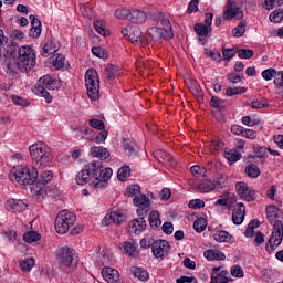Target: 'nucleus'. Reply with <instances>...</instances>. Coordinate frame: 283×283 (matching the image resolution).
Instances as JSON below:
<instances>
[{
    "instance_id": "59",
    "label": "nucleus",
    "mask_w": 283,
    "mask_h": 283,
    "mask_svg": "<svg viewBox=\"0 0 283 283\" xmlns=\"http://www.w3.org/2000/svg\"><path fill=\"white\" fill-rule=\"evenodd\" d=\"M230 273L232 277H242L244 275V270L240 265H232Z\"/></svg>"
},
{
    "instance_id": "23",
    "label": "nucleus",
    "mask_w": 283,
    "mask_h": 283,
    "mask_svg": "<svg viewBox=\"0 0 283 283\" xmlns=\"http://www.w3.org/2000/svg\"><path fill=\"white\" fill-rule=\"evenodd\" d=\"M125 214L113 211L109 214H106L104 222L105 224H112V222L114 224H123V222H125Z\"/></svg>"
},
{
    "instance_id": "29",
    "label": "nucleus",
    "mask_w": 283,
    "mask_h": 283,
    "mask_svg": "<svg viewBox=\"0 0 283 283\" xmlns=\"http://www.w3.org/2000/svg\"><path fill=\"white\" fill-rule=\"evenodd\" d=\"M210 107H212L213 109H218L219 112H224V109H227V101L221 99L218 96H212L209 103Z\"/></svg>"
},
{
    "instance_id": "26",
    "label": "nucleus",
    "mask_w": 283,
    "mask_h": 283,
    "mask_svg": "<svg viewBox=\"0 0 283 283\" xmlns=\"http://www.w3.org/2000/svg\"><path fill=\"white\" fill-rule=\"evenodd\" d=\"M213 239L216 242H229L230 244H233L234 242L233 235L229 234V232L224 230L217 231L213 234Z\"/></svg>"
},
{
    "instance_id": "40",
    "label": "nucleus",
    "mask_w": 283,
    "mask_h": 283,
    "mask_svg": "<svg viewBox=\"0 0 283 283\" xmlns=\"http://www.w3.org/2000/svg\"><path fill=\"white\" fill-rule=\"evenodd\" d=\"M23 240L28 242V244H32V242H39V240H41V234L36 231H29L24 233Z\"/></svg>"
},
{
    "instance_id": "33",
    "label": "nucleus",
    "mask_w": 283,
    "mask_h": 283,
    "mask_svg": "<svg viewBox=\"0 0 283 283\" xmlns=\"http://www.w3.org/2000/svg\"><path fill=\"white\" fill-rule=\"evenodd\" d=\"M151 229H158L163 221H160V212L158 210H151L148 217Z\"/></svg>"
},
{
    "instance_id": "25",
    "label": "nucleus",
    "mask_w": 283,
    "mask_h": 283,
    "mask_svg": "<svg viewBox=\"0 0 283 283\" xmlns=\"http://www.w3.org/2000/svg\"><path fill=\"white\" fill-rule=\"evenodd\" d=\"M129 21L132 23H145L147 21V13L140 10H132Z\"/></svg>"
},
{
    "instance_id": "48",
    "label": "nucleus",
    "mask_w": 283,
    "mask_h": 283,
    "mask_svg": "<svg viewBox=\"0 0 283 283\" xmlns=\"http://www.w3.org/2000/svg\"><path fill=\"white\" fill-rule=\"evenodd\" d=\"M35 94H38V96H42L46 103H50L52 101V95H50V92H48L46 88L43 87H35L34 88Z\"/></svg>"
},
{
    "instance_id": "3",
    "label": "nucleus",
    "mask_w": 283,
    "mask_h": 283,
    "mask_svg": "<svg viewBox=\"0 0 283 283\" xmlns=\"http://www.w3.org/2000/svg\"><path fill=\"white\" fill-rule=\"evenodd\" d=\"M9 178L10 180H15L19 185H34V182L39 180V170H36L35 167L28 168L18 166L17 168L11 169Z\"/></svg>"
},
{
    "instance_id": "28",
    "label": "nucleus",
    "mask_w": 283,
    "mask_h": 283,
    "mask_svg": "<svg viewBox=\"0 0 283 283\" xmlns=\"http://www.w3.org/2000/svg\"><path fill=\"white\" fill-rule=\"evenodd\" d=\"M52 180H54V172H52V170H44L41 172L40 177H39V172H38V179H36V185H48V182H52Z\"/></svg>"
},
{
    "instance_id": "12",
    "label": "nucleus",
    "mask_w": 283,
    "mask_h": 283,
    "mask_svg": "<svg viewBox=\"0 0 283 283\" xmlns=\"http://www.w3.org/2000/svg\"><path fill=\"white\" fill-rule=\"evenodd\" d=\"M56 261L60 266L70 269V266H72V262H74V251L69 247L61 248L56 254Z\"/></svg>"
},
{
    "instance_id": "15",
    "label": "nucleus",
    "mask_w": 283,
    "mask_h": 283,
    "mask_svg": "<svg viewBox=\"0 0 283 283\" xmlns=\"http://www.w3.org/2000/svg\"><path fill=\"white\" fill-rule=\"evenodd\" d=\"M35 87H42L43 90H61V81H56L50 75H44L40 77Z\"/></svg>"
},
{
    "instance_id": "60",
    "label": "nucleus",
    "mask_w": 283,
    "mask_h": 283,
    "mask_svg": "<svg viewBox=\"0 0 283 283\" xmlns=\"http://www.w3.org/2000/svg\"><path fill=\"white\" fill-rule=\"evenodd\" d=\"M189 209H205V201L201 199H192L188 203Z\"/></svg>"
},
{
    "instance_id": "6",
    "label": "nucleus",
    "mask_w": 283,
    "mask_h": 283,
    "mask_svg": "<svg viewBox=\"0 0 283 283\" xmlns=\"http://www.w3.org/2000/svg\"><path fill=\"white\" fill-rule=\"evenodd\" d=\"M74 222H76V214L70 210H62L55 219L56 233H60V235L67 233L70 228L74 227Z\"/></svg>"
},
{
    "instance_id": "62",
    "label": "nucleus",
    "mask_w": 283,
    "mask_h": 283,
    "mask_svg": "<svg viewBox=\"0 0 283 283\" xmlns=\"http://www.w3.org/2000/svg\"><path fill=\"white\" fill-rule=\"evenodd\" d=\"M189 90L193 96H202V91H200V85H198L197 81L190 83Z\"/></svg>"
},
{
    "instance_id": "36",
    "label": "nucleus",
    "mask_w": 283,
    "mask_h": 283,
    "mask_svg": "<svg viewBox=\"0 0 283 283\" xmlns=\"http://www.w3.org/2000/svg\"><path fill=\"white\" fill-rule=\"evenodd\" d=\"M244 174H247L248 178H260V167L255 164H250L244 168Z\"/></svg>"
},
{
    "instance_id": "49",
    "label": "nucleus",
    "mask_w": 283,
    "mask_h": 283,
    "mask_svg": "<svg viewBox=\"0 0 283 283\" xmlns=\"http://www.w3.org/2000/svg\"><path fill=\"white\" fill-rule=\"evenodd\" d=\"M88 125L93 129H98V132L105 130V123L101 119H96V118L90 119Z\"/></svg>"
},
{
    "instance_id": "9",
    "label": "nucleus",
    "mask_w": 283,
    "mask_h": 283,
    "mask_svg": "<svg viewBox=\"0 0 283 283\" xmlns=\"http://www.w3.org/2000/svg\"><path fill=\"white\" fill-rule=\"evenodd\" d=\"M237 193L244 200L245 202H253L258 199V195H255V190L251 189L249 185L244 181H239L235 185Z\"/></svg>"
},
{
    "instance_id": "42",
    "label": "nucleus",
    "mask_w": 283,
    "mask_h": 283,
    "mask_svg": "<svg viewBox=\"0 0 283 283\" xmlns=\"http://www.w3.org/2000/svg\"><path fill=\"white\" fill-rule=\"evenodd\" d=\"M233 36L240 39V36H244L247 32V20L241 21L233 30Z\"/></svg>"
},
{
    "instance_id": "45",
    "label": "nucleus",
    "mask_w": 283,
    "mask_h": 283,
    "mask_svg": "<svg viewBox=\"0 0 283 283\" xmlns=\"http://www.w3.org/2000/svg\"><path fill=\"white\" fill-rule=\"evenodd\" d=\"M253 150L256 158H269V148L264 146H254Z\"/></svg>"
},
{
    "instance_id": "38",
    "label": "nucleus",
    "mask_w": 283,
    "mask_h": 283,
    "mask_svg": "<svg viewBox=\"0 0 283 283\" xmlns=\"http://www.w3.org/2000/svg\"><path fill=\"white\" fill-rule=\"evenodd\" d=\"M193 30L198 36H208L211 32V28L205 25L203 23H196Z\"/></svg>"
},
{
    "instance_id": "4",
    "label": "nucleus",
    "mask_w": 283,
    "mask_h": 283,
    "mask_svg": "<svg viewBox=\"0 0 283 283\" xmlns=\"http://www.w3.org/2000/svg\"><path fill=\"white\" fill-rule=\"evenodd\" d=\"M30 156L36 167L45 168L52 165V151L45 144L36 143L29 147Z\"/></svg>"
},
{
    "instance_id": "11",
    "label": "nucleus",
    "mask_w": 283,
    "mask_h": 283,
    "mask_svg": "<svg viewBox=\"0 0 283 283\" xmlns=\"http://www.w3.org/2000/svg\"><path fill=\"white\" fill-rule=\"evenodd\" d=\"M147 34L155 43H160V41H165V39H174V31L158 27L149 28Z\"/></svg>"
},
{
    "instance_id": "22",
    "label": "nucleus",
    "mask_w": 283,
    "mask_h": 283,
    "mask_svg": "<svg viewBox=\"0 0 283 283\" xmlns=\"http://www.w3.org/2000/svg\"><path fill=\"white\" fill-rule=\"evenodd\" d=\"M6 207H7V211L17 213V211H19V212L25 211V207H28V205H25V202H23V200L9 199L6 203Z\"/></svg>"
},
{
    "instance_id": "35",
    "label": "nucleus",
    "mask_w": 283,
    "mask_h": 283,
    "mask_svg": "<svg viewBox=\"0 0 283 283\" xmlns=\"http://www.w3.org/2000/svg\"><path fill=\"white\" fill-rule=\"evenodd\" d=\"M224 158L228 159L230 165H233V163H238L242 158V154L235 149H228L224 151Z\"/></svg>"
},
{
    "instance_id": "14",
    "label": "nucleus",
    "mask_w": 283,
    "mask_h": 283,
    "mask_svg": "<svg viewBox=\"0 0 283 283\" xmlns=\"http://www.w3.org/2000/svg\"><path fill=\"white\" fill-rule=\"evenodd\" d=\"M145 218H147V216H138L137 219H133L126 228L127 232L133 233L134 235H140V233L147 229V221Z\"/></svg>"
},
{
    "instance_id": "32",
    "label": "nucleus",
    "mask_w": 283,
    "mask_h": 283,
    "mask_svg": "<svg viewBox=\"0 0 283 283\" xmlns=\"http://www.w3.org/2000/svg\"><path fill=\"white\" fill-rule=\"evenodd\" d=\"M57 51H59V46H56L54 41H49L43 45L41 55L44 56L45 59H48V56H50V54H54Z\"/></svg>"
},
{
    "instance_id": "39",
    "label": "nucleus",
    "mask_w": 283,
    "mask_h": 283,
    "mask_svg": "<svg viewBox=\"0 0 283 283\" xmlns=\"http://www.w3.org/2000/svg\"><path fill=\"white\" fill-rule=\"evenodd\" d=\"M129 174H132V168H129V166H123L117 171V179L120 182H126L127 178H129Z\"/></svg>"
},
{
    "instance_id": "44",
    "label": "nucleus",
    "mask_w": 283,
    "mask_h": 283,
    "mask_svg": "<svg viewBox=\"0 0 283 283\" xmlns=\"http://www.w3.org/2000/svg\"><path fill=\"white\" fill-rule=\"evenodd\" d=\"M270 21H271V23H282V21H283V9L274 10L270 14Z\"/></svg>"
},
{
    "instance_id": "47",
    "label": "nucleus",
    "mask_w": 283,
    "mask_h": 283,
    "mask_svg": "<svg viewBox=\"0 0 283 283\" xmlns=\"http://www.w3.org/2000/svg\"><path fill=\"white\" fill-rule=\"evenodd\" d=\"M92 53L94 54V56H97V59H109V54L107 53V51L101 46H93Z\"/></svg>"
},
{
    "instance_id": "52",
    "label": "nucleus",
    "mask_w": 283,
    "mask_h": 283,
    "mask_svg": "<svg viewBox=\"0 0 283 283\" xmlns=\"http://www.w3.org/2000/svg\"><path fill=\"white\" fill-rule=\"evenodd\" d=\"M275 74H277V71L273 67H270L268 70H264L261 75L264 81H273L275 78Z\"/></svg>"
},
{
    "instance_id": "10",
    "label": "nucleus",
    "mask_w": 283,
    "mask_h": 283,
    "mask_svg": "<svg viewBox=\"0 0 283 283\" xmlns=\"http://www.w3.org/2000/svg\"><path fill=\"white\" fill-rule=\"evenodd\" d=\"M243 19L244 18V11L238 7L235 1L228 0L226 3V10L223 12V21H231L233 19Z\"/></svg>"
},
{
    "instance_id": "5",
    "label": "nucleus",
    "mask_w": 283,
    "mask_h": 283,
    "mask_svg": "<svg viewBox=\"0 0 283 283\" xmlns=\"http://www.w3.org/2000/svg\"><path fill=\"white\" fill-rule=\"evenodd\" d=\"M85 85L87 96L91 101H98L101 92V81L98 80V72L94 69H88L85 73Z\"/></svg>"
},
{
    "instance_id": "61",
    "label": "nucleus",
    "mask_w": 283,
    "mask_h": 283,
    "mask_svg": "<svg viewBox=\"0 0 283 283\" xmlns=\"http://www.w3.org/2000/svg\"><path fill=\"white\" fill-rule=\"evenodd\" d=\"M156 156H159L164 163H174V158L165 150H157Z\"/></svg>"
},
{
    "instance_id": "30",
    "label": "nucleus",
    "mask_w": 283,
    "mask_h": 283,
    "mask_svg": "<svg viewBox=\"0 0 283 283\" xmlns=\"http://www.w3.org/2000/svg\"><path fill=\"white\" fill-rule=\"evenodd\" d=\"M130 273L140 282H147L149 280V272L143 268H132Z\"/></svg>"
},
{
    "instance_id": "63",
    "label": "nucleus",
    "mask_w": 283,
    "mask_h": 283,
    "mask_svg": "<svg viewBox=\"0 0 283 283\" xmlns=\"http://www.w3.org/2000/svg\"><path fill=\"white\" fill-rule=\"evenodd\" d=\"M177 283H198L196 276H181L176 280Z\"/></svg>"
},
{
    "instance_id": "7",
    "label": "nucleus",
    "mask_w": 283,
    "mask_h": 283,
    "mask_svg": "<svg viewBox=\"0 0 283 283\" xmlns=\"http://www.w3.org/2000/svg\"><path fill=\"white\" fill-rule=\"evenodd\" d=\"M283 240V223L282 220H275L273 223V231L269 241L265 244V251L273 253L281 244Z\"/></svg>"
},
{
    "instance_id": "64",
    "label": "nucleus",
    "mask_w": 283,
    "mask_h": 283,
    "mask_svg": "<svg viewBox=\"0 0 283 283\" xmlns=\"http://www.w3.org/2000/svg\"><path fill=\"white\" fill-rule=\"evenodd\" d=\"M274 85H276V87H283V72H276V74L274 75Z\"/></svg>"
},
{
    "instance_id": "17",
    "label": "nucleus",
    "mask_w": 283,
    "mask_h": 283,
    "mask_svg": "<svg viewBox=\"0 0 283 283\" xmlns=\"http://www.w3.org/2000/svg\"><path fill=\"white\" fill-rule=\"evenodd\" d=\"M220 266L212 269L211 281L216 283H229L231 282V276L229 275V271L223 270L220 271Z\"/></svg>"
},
{
    "instance_id": "51",
    "label": "nucleus",
    "mask_w": 283,
    "mask_h": 283,
    "mask_svg": "<svg viewBox=\"0 0 283 283\" xmlns=\"http://www.w3.org/2000/svg\"><path fill=\"white\" fill-rule=\"evenodd\" d=\"M247 92V87H228L226 91V96H235L238 94H244Z\"/></svg>"
},
{
    "instance_id": "37",
    "label": "nucleus",
    "mask_w": 283,
    "mask_h": 283,
    "mask_svg": "<svg viewBox=\"0 0 283 283\" xmlns=\"http://www.w3.org/2000/svg\"><path fill=\"white\" fill-rule=\"evenodd\" d=\"M247 213L245 209H234V211L232 212V222L233 224H242V222H244V216Z\"/></svg>"
},
{
    "instance_id": "43",
    "label": "nucleus",
    "mask_w": 283,
    "mask_h": 283,
    "mask_svg": "<svg viewBox=\"0 0 283 283\" xmlns=\"http://www.w3.org/2000/svg\"><path fill=\"white\" fill-rule=\"evenodd\" d=\"M193 229L197 233H202L207 229V219L200 217L193 222Z\"/></svg>"
},
{
    "instance_id": "19",
    "label": "nucleus",
    "mask_w": 283,
    "mask_h": 283,
    "mask_svg": "<svg viewBox=\"0 0 283 283\" xmlns=\"http://www.w3.org/2000/svg\"><path fill=\"white\" fill-rule=\"evenodd\" d=\"M90 153L94 158H99L101 163H103V160L109 163L111 160L109 150L103 146H93L91 147Z\"/></svg>"
},
{
    "instance_id": "55",
    "label": "nucleus",
    "mask_w": 283,
    "mask_h": 283,
    "mask_svg": "<svg viewBox=\"0 0 283 283\" xmlns=\"http://www.w3.org/2000/svg\"><path fill=\"white\" fill-rule=\"evenodd\" d=\"M237 54L239 59H252L254 53L251 49H239L237 50Z\"/></svg>"
},
{
    "instance_id": "31",
    "label": "nucleus",
    "mask_w": 283,
    "mask_h": 283,
    "mask_svg": "<svg viewBox=\"0 0 283 283\" xmlns=\"http://www.w3.org/2000/svg\"><path fill=\"white\" fill-rule=\"evenodd\" d=\"M136 142L132 138L123 139V148L128 154V156H136Z\"/></svg>"
},
{
    "instance_id": "34",
    "label": "nucleus",
    "mask_w": 283,
    "mask_h": 283,
    "mask_svg": "<svg viewBox=\"0 0 283 283\" xmlns=\"http://www.w3.org/2000/svg\"><path fill=\"white\" fill-rule=\"evenodd\" d=\"M203 255L207 260H226L227 255L219 250H206Z\"/></svg>"
},
{
    "instance_id": "8",
    "label": "nucleus",
    "mask_w": 283,
    "mask_h": 283,
    "mask_svg": "<svg viewBox=\"0 0 283 283\" xmlns=\"http://www.w3.org/2000/svg\"><path fill=\"white\" fill-rule=\"evenodd\" d=\"M124 39H127L132 43H137L140 45L145 41V35L143 31L137 25H128L122 30Z\"/></svg>"
},
{
    "instance_id": "41",
    "label": "nucleus",
    "mask_w": 283,
    "mask_h": 283,
    "mask_svg": "<svg viewBox=\"0 0 283 283\" xmlns=\"http://www.w3.org/2000/svg\"><path fill=\"white\" fill-rule=\"evenodd\" d=\"M108 134L109 133L107 130H102L95 137L94 136H88L87 140H90L91 143H96L97 145H101V143H105V140H107Z\"/></svg>"
},
{
    "instance_id": "24",
    "label": "nucleus",
    "mask_w": 283,
    "mask_h": 283,
    "mask_svg": "<svg viewBox=\"0 0 283 283\" xmlns=\"http://www.w3.org/2000/svg\"><path fill=\"white\" fill-rule=\"evenodd\" d=\"M196 189L199 190V193H210L216 189V184L211 179H202L199 185L196 186Z\"/></svg>"
},
{
    "instance_id": "54",
    "label": "nucleus",
    "mask_w": 283,
    "mask_h": 283,
    "mask_svg": "<svg viewBox=\"0 0 283 283\" xmlns=\"http://www.w3.org/2000/svg\"><path fill=\"white\" fill-rule=\"evenodd\" d=\"M276 6H283V0H264L263 8L264 10H273Z\"/></svg>"
},
{
    "instance_id": "50",
    "label": "nucleus",
    "mask_w": 283,
    "mask_h": 283,
    "mask_svg": "<svg viewBox=\"0 0 283 283\" xmlns=\"http://www.w3.org/2000/svg\"><path fill=\"white\" fill-rule=\"evenodd\" d=\"M130 15H132V10H128V9H117L115 11L116 19H126L127 21H129Z\"/></svg>"
},
{
    "instance_id": "53",
    "label": "nucleus",
    "mask_w": 283,
    "mask_h": 283,
    "mask_svg": "<svg viewBox=\"0 0 283 283\" xmlns=\"http://www.w3.org/2000/svg\"><path fill=\"white\" fill-rule=\"evenodd\" d=\"M138 193H140V186L138 185H130L126 188V196H128V198H134V196L136 197Z\"/></svg>"
},
{
    "instance_id": "57",
    "label": "nucleus",
    "mask_w": 283,
    "mask_h": 283,
    "mask_svg": "<svg viewBox=\"0 0 283 283\" xmlns=\"http://www.w3.org/2000/svg\"><path fill=\"white\" fill-rule=\"evenodd\" d=\"M122 247L126 255H134L136 253V245L132 242H124Z\"/></svg>"
},
{
    "instance_id": "46",
    "label": "nucleus",
    "mask_w": 283,
    "mask_h": 283,
    "mask_svg": "<svg viewBox=\"0 0 283 283\" xmlns=\"http://www.w3.org/2000/svg\"><path fill=\"white\" fill-rule=\"evenodd\" d=\"M34 264H35L34 258H28L22 262H20V268L22 271L29 272V271H32V266H34Z\"/></svg>"
},
{
    "instance_id": "27",
    "label": "nucleus",
    "mask_w": 283,
    "mask_h": 283,
    "mask_svg": "<svg viewBox=\"0 0 283 283\" xmlns=\"http://www.w3.org/2000/svg\"><path fill=\"white\" fill-rule=\"evenodd\" d=\"M118 76V66L108 64L104 70V81H114Z\"/></svg>"
},
{
    "instance_id": "21",
    "label": "nucleus",
    "mask_w": 283,
    "mask_h": 283,
    "mask_svg": "<svg viewBox=\"0 0 283 283\" xmlns=\"http://www.w3.org/2000/svg\"><path fill=\"white\" fill-rule=\"evenodd\" d=\"M102 276L105 282L108 283H116L120 280V274H118V271L113 268H103Z\"/></svg>"
},
{
    "instance_id": "56",
    "label": "nucleus",
    "mask_w": 283,
    "mask_h": 283,
    "mask_svg": "<svg viewBox=\"0 0 283 283\" xmlns=\"http://www.w3.org/2000/svg\"><path fill=\"white\" fill-rule=\"evenodd\" d=\"M65 65V56L59 54L55 56V59L53 60V66L55 67V70H63Z\"/></svg>"
},
{
    "instance_id": "13",
    "label": "nucleus",
    "mask_w": 283,
    "mask_h": 283,
    "mask_svg": "<svg viewBox=\"0 0 283 283\" xmlns=\"http://www.w3.org/2000/svg\"><path fill=\"white\" fill-rule=\"evenodd\" d=\"M133 205L138 207L137 216H149V207H151V201L146 195L135 196L133 199Z\"/></svg>"
},
{
    "instance_id": "58",
    "label": "nucleus",
    "mask_w": 283,
    "mask_h": 283,
    "mask_svg": "<svg viewBox=\"0 0 283 283\" xmlns=\"http://www.w3.org/2000/svg\"><path fill=\"white\" fill-rule=\"evenodd\" d=\"M158 19H159L161 25H164V28H163L164 30H170L171 32H174L171 30V22L169 21V19L165 18V13L159 12Z\"/></svg>"
},
{
    "instance_id": "1",
    "label": "nucleus",
    "mask_w": 283,
    "mask_h": 283,
    "mask_svg": "<svg viewBox=\"0 0 283 283\" xmlns=\"http://www.w3.org/2000/svg\"><path fill=\"white\" fill-rule=\"evenodd\" d=\"M6 50L2 65L7 67L9 74L14 76L19 74V71L30 72V70H34L36 65V53L34 49L31 46L19 48V45L12 41L7 45Z\"/></svg>"
},
{
    "instance_id": "20",
    "label": "nucleus",
    "mask_w": 283,
    "mask_h": 283,
    "mask_svg": "<svg viewBox=\"0 0 283 283\" xmlns=\"http://www.w3.org/2000/svg\"><path fill=\"white\" fill-rule=\"evenodd\" d=\"M265 213H266V218H268V220H270L271 224H273V222H275V220H280V218L283 219L282 210H280V208H277V206H275V205L266 206Z\"/></svg>"
},
{
    "instance_id": "2",
    "label": "nucleus",
    "mask_w": 283,
    "mask_h": 283,
    "mask_svg": "<svg viewBox=\"0 0 283 283\" xmlns=\"http://www.w3.org/2000/svg\"><path fill=\"white\" fill-rule=\"evenodd\" d=\"M114 171L112 168L103 169V161L93 160L84 166V168L76 175L77 185H90L92 189L102 191L109 185V178H112Z\"/></svg>"
},
{
    "instance_id": "18",
    "label": "nucleus",
    "mask_w": 283,
    "mask_h": 283,
    "mask_svg": "<svg viewBox=\"0 0 283 283\" xmlns=\"http://www.w3.org/2000/svg\"><path fill=\"white\" fill-rule=\"evenodd\" d=\"M29 19L31 21V29L29 31V36H32V39H39V36H41V30H42L41 20H39L34 14H31Z\"/></svg>"
},
{
    "instance_id": "16",
    "label": "nucleus",
    "mask_w": 283,
    "mask_h": 283,
    "mask_svg": "<svg viewBox=\"0 0 283 283\" xmlns=\"http://www.w3.org/2000/svg\"><path fill=\"white\" fill-rule=\"evenodd\" d=\"M170 251L169 242L166 240H157L153 242V254L155 258H165Z\"/></svg>"
}]
</instances>
